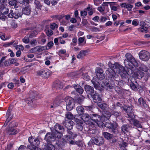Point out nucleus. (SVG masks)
I'll list each match as a JSON object with an SVG mask.
<instances>
[{"label":"nucleus","mask_w":150,"mask_h":150,"mask_svg":"<svg viewBox=\"0 0 150 150\" xmlns=\"http://www.w3.org/2000/svg\"><path fill=\"white\" fill-rule=\"evenodd\" d=\"M125 57L127 59L125 60L124 63L126 68L131 69L138 67V63L130 53H127Z\"/></svg>","instance_id":"nucleus-1"},{"label":"nucleus","mask_w":150,"mask_h":150,"mask_svg":"<svg viewBox=\"0 0 150 150\" xmlns=\"http://www.w3.org/2000/svg\"><path fill=\"white\" fill-rule=\"evenodd\" d=\"M89 125H97L99 127H103L104 124L101 120V117L99 115L95 113L91 115L90 122L88 123Z\"/></svg>","instance_id":"nucleus-2"},{"label":"nucleus","mask_w":150,"mask_h":150,"mask_svg":"<svg viewBox=\"0 0 150 150\" xmlns=\"http://www.w3.org/2000/svg\"><path fill=\"white\" fill-rule=\"evenodd\" d=\"M137 67H138L137 68L138 71L137 72V74L139 78L141 79L144 76L145 73L142 71L147 72L149 70L148 67L143 64H142L139 65L138 64V66Z\"/></svg>","instance_id":"nucleus-3"},{"label":"nucleus","mask_w":150,"mask_h":150,"mask_svg":"<svg viewBox=\"0 0 150 150\" xmlns=\"http://www.w3.org/2000/svg\"><path fill=\"white\" fill-rule=\"evenodd\" d=\"M110 67L106 71V73L108 76L116 81H119V77L115 73L114 68Z\"/></svg>","instance_id":"nucleus-4"},{"label":"nucleus","mask_w":150,"mask_h":150,"mask_svg":"<svg viewBox=\"0 0 150 150\" xmlns=\"http://www.w3.org/2000/svg\"><path fill=\"white\" fill-rule=\"evenodd\" d=\"M66 103V109L68 111L72 110L74 106V99L69 96H67L65 98Z\"/></svg>","instance_id":"nucleus-5"},{"label":"nucleus","mask_w":150,"mask_h":150,"mask_svg":"<svg viewBox=\"0 0 150 150\" xmlns=\"http://www.w3.org/2000/svg\"><path fill=\"white\" fill-rule=\"evenodd\" d=\"M113 68L115 67L117 69V71L122 76L125 77L127 74H128L124 67L119 64L113 65Z\"/></svg>","instance_id":"nucleus-6"},{"label":"nucleus","mask_w":150,"mask_h":150,"mask_svg":"<svg viewBox=\"0 0 150 150\" xmlns=\"http://www.w3.org/2000/svg\"><path fill=\"white\" fill-rule=\"evenodd\" d=\"M139 55L140 59L144 61H148L150 57L149 53L144 50L141 51L139 53Z\"/></svg>","instance_id":"nucleus-7"},{"label":"nucleus","mask_w":150,"mask_h":150,"mask_svg":"<svg viewBox=\"0 0 150 150\" xmlns=\"http://www.w3.org/2000/svg\"><path fill=\"white\" fill-rule=\"evenodd\" d=\"M104 125L105 127L110 129L111 132L115 134H117L118 133V131L114 124L111 123L106 122Z\"/></svg>","instance_id":"nucleus-8"},{"label":"nucleus","mask_w":150,"mask_h":150,"mask_svg":"<svg viewBox=\"0 0 150 150\" xmlns=\"http://www.w3.org/2000/svg\"><path fill=\"white\" fill-rule=\"evenodd\" d=\"M72 137L70 135H66L65 136V137L63 138L61 141H59L58 143L60 146H64L65 144L69 143L72 139Z\"/></svg>","instance_id":"nucleus-9"},{"label":"nucleus","mask_w":150,"mask_h":150,"mask_svg":"<svg viewBox=\"0 0 150 150\" xmlns=\"http://www.w3.org/2000/svg\"><path fill=\"white\" fill-rule=\"evenodd\" d=\"M124 110L127 113L126 117L130 119H132L134 117V115L133 112V110L132 106L127 107V108H124Z\"/></svg>","instance_id":"nucleus-10"},{"label":"nucleus","mask_w":150,"mask_h":150,"mask_svg":"<svg viewBox=\"0 0 150 150\" xmlns=\"http://www.w3.org/2000/svg\"><path fill=\"white\" fill-rule=\"evenodd\" d=\"M96 75L98 79L102 80L105 78V76L103 74V71L100 68L98 67L96 69Z\"/></svg>","instance_id":"nucleus-11"},{"label":"nucleus","mask_w":150,"mask_h":150,"mask_svg":"<svg viewBox=\"0 0 150 150\" xmlns=\"http://www.w3.org/2000/svg\"><path fill=\"white\" fill-rule=\"evenodd\" d=\"M94 102L97 103H100L102 101V99L100 95L96 91H95L91 96Z\"/></svg>","instance_id":"nucleus-12"},{"label":"nucleus","mask_w":150,"mask_h":150,"mask_svg":"<svg viewBox=\"0 0 150 150\" xmlns=\"http://www.w3.org/2000/svg\"><path fill=\"white\" fill-rule=\"evenodd\" d=\"M45 140L48 142H51L55 140V138L53 132L47 133L45 137Z\"/></svg>","instance_id":"nucleus-13"},{"label":"nucleus","mask_w":150,"mask_h":150,"mask_svg":"<svg viewBox=\"0 0 150 150\" xmlns=\"http://www.w3.org/2000/svg\"><path fill=\"white\" fill-rule=\"evenodd\" d=\"M28 141L30 144L34 147H35V146H38L40 144V142L39 139L37 138H33L32 137H29Z\"/></svg>","instance_id":"nucleus-14"},{"label":"nucleus","mask_w":150,"mask_h":150,"mask_svg":"<svg viewBox=\"0 0 150 150\" xmlns=\"http://www.w3.org/2000/svg\"><path fill=\"white\" fill-rule=\"evenodd\" d=\"M93 141L95 144L98 146H101L104 143L103 138L101 137H98L93 139Z\"/></svg>","instance_id":"nucleus-15"},{"label":"nucleus","mask_w":150,"mask_h":150,"mask_svg":"<svg viewBox=\"0 0 150 150\" xmlns=\"http://www.w3.org/2000/svg\"><path fill=\"white\" fill-rule=\"evenodd\" d=\"M37 74L44 78H47L49 75L50 73L47 69H42L38 71Z\"/></svg>","instance_id":"nucleus-16"},{"label":"nucleus","mask_w":150,"mask_h":150,"mask_svg":"<svg viewBox=\"0 0 150 150\" xmlns=\"http://www.w3.org/2000/svg\"><path fill=\"white\" fill-rule=\"evenodd\" d=\"M63 124L67 129H72L74 123L72 120H65L63 122Z\"/></svg>","instance_id":"nucleus-17"},{"label":"nucleus","mask_w":150,"mask_h":150,"mask_svg":"<svg viewBox=\"0 0 150 150\" xmlns=\"http://www.w3.org/2000/svg\"><path fill=\"white\" fill-rule=\"evenodd\" d=\"M121 133L126 134L129 132L130 127L129 125L124 124L121 127Z\"/></svg>","instance_id":"nucleus-18"},{"label":"nucleus","mask_w":150,"mask_h":150,"mask_svg":"<svg viewBox=\"0 0 150 150\" xmlns=\"http://www.w3.org/2000/svg\"><path fill=\"white\" fill-rule=\"evenodd\" d=\"M16 62V59L14 58H11L6 60L3 63V67H8L11 65V64L14 63Z\"/></svg>","instance_id":"nucleus-19"},{"label":"nucleus","mask_w":150,"mask_h":150,"mask_svg":"<svg viewBox=\"0 0 150 150\" xmlns=\"http://www.w3.org/2000/svg\"><path fill=\"white\" fill-rule=\"evenodd\" d=\"M85 91L88 94L91 95V96L95 92L93 88L89 85H86L84 87Z\"/></svg>","instance_id":"nucleus-20"},{"label":"nucleus","mask_w":150,"mask_h":150,"mask_svg":"<svg viewBox=\"0 0 150 150\" xmlns=\"http://www.w3.org/2000/svg\"><path fill=\"white\" fill-rule=\"evenodd\" d=\"M22 13L21 12H15L12 14H8V16L10 18H14L15 19H18L19 17H21Z\"/></svg>","instance_id":"nucleus-21"},{"label":"nucleus","mask_w":150,"mask_h":150,"mask_svg":"<svg viewBox=\"0 0 150 150\" xmlns=\"http://www.w3.org/2000/svg\"><path fill=\"white\" fill-rule=\"evenodd\" d=\"M31 12L29 4H26V6L22 10V12L23 14L28 15H29Z\"/></svg>","instance_id":"nucleus-22"},{"label":"nucleus","mask_w":150,"mask_h":150,"mask_svg":"<svg viewBox=\"0 0 150 150\" xmlns=\"http://www.w3.org/2000/svg\"><path fill=\"white\" fill-rule=\"evenodd\" d=\"M42 148L43 150H55V149L54 146L49 143L47 145H43Z\"/></svg>","instance_id":"nucleus-23"},{"label":"nucleus","mask_w":150,"mask_h":150,"mask_svg":"<svg viewBox=\"0 0 150 150\" xmlns=\"http://www.w3.org/2000/svg\"><path fill=\"white\" fill-rule=\"evenodd\" d=\"M138 104L140 106L145 108L148 107V105L146 103V100H144L143 98L141 97L138 99Z\"/></svg>","instance_id":"nucleus-24"},{"label":"nucleus","mask_w":150,"mask_h":150,"mask_svg":"<svg viewBox=\"0 0 150 150\" xmlns=\"http://www.w3.org/2000/svg\"><path fill=\"white\" fill-rule=\"evenodd\" d=\"M82 120L85 122H88V123L90 122L91 115L86 113H83L81 116Z\"/></svg>","instance_id":"nucleus-25"},{"label":"nucleus","mask_w":150,"mask_h":150,"mask_svg":"<svg viewBox=\"0 0 150 150\" xmlns=\"http://www.w3.org/2000/svg\"><path fill=\"white\" fill-rule=\"evenodd\" d=\"M132 120L133 122V125L137 127L142 128V126L141 124V122L140 121L133 118L132 119H130Z\"/></svg>","instance_id":"nucleus-26"},{"label":"nucleus","mask_w":150,"mask_h":150,"mask_svg":"<svg viewBox=\"0 0 150 150\" xmlns=\"http://www.w3.org/2000/svg\"><path fill=\"white\" fill-rule=\"evenodd\" d=\"M74 89L79 94H81L83 93V88L79 85H77L74 86Z\"/></svg>","instance_id":"nucleus-27"},{"label":"nucleus","mask_w":150,"mask_h":150,"mask_svg":"<svg viewBox=\"0 0 150 150\" xmlns=\"http://www.w3.org/2000/svg\"><path fill=\"white\" fill-rule=\"evenodd\" d=\"M102 134L104 137L108 140L111 139L113 137L112 134L107 132H103Z\"/></svg>","instance_id":"nucleus-28"},{"label":"nucleus","mask_w":150,"mask_h":150,"mask_svg":"<svg viewBox=\"0 0 150 150\" xmlns=\"http://www.w3.org/2000/svg\"><path fill=\"white\" fill-rule=\"evenodd\" d=\"M53 134L55 138V140L57 139H59V141H61L62 139L61 138L62 136V134L60 132H59L58 131H55L53 132Z\"/></svg>","instance_id":"nucleus-29"},{"label":"nucleus","mask_w":150,"mask_h":150,"mask_svg":"<svg viewBox=\"0 0 150 150\" xmlns=\"http://www.w3.org/2000/svg\"><path fill=\"white\" fill-rule=\"evenodd\" d=\"M8 4L11 6H14L15 8H17L18 1L16 0H8Z\"/></svg>","instance_id":"nucleus-30"},{"label":"nucleus","mask_w":150,"mask_h":150,"mask_svg":"<svg viewBox=\"0 0 150 150\" xmlns=\"http://www.w3.org/2000/svg\"><path fill=\"white\" fill-rule=\"evenodd\" d=\"M87 53V51L86 50L81 51L77 55V57L78 59L82 58L86 55Z\"/></svg>","instance_id":"nucleus-31"},{"label":"nucleus","mask_w":150,"mask_h":150,"mask_svg":"<svg viewBox=\"0 0 150 150\" xmlns=\"http://www.w3.org/2000/svg\"><path fill=\"white\" fill-rule=\"evenodd\" d=\"M116 92L119 95L123 96L124 94V91L118 87H116L115 88Z\"/></svg>","instance_id":"nucleus-32"},{"label":"nucleus","mask_w":150,"mask_h":150,"mask_svg":"<svg viewBox=\"0 0 150 150\" xmlns=\"http://www.w3.org/2000/svg\"><path fill=\"white\" fill-rule=\"evenodd\" d=\"M77 113L80 115H82L84 111L83 108L81 106H78L76 109Z\"/></svg>","instance_id":"nucleus-33"},{"label":"nucleus","mask_w":150,"mask_h":150,"mask_svg":"<svg viewBox=\"0 0 150 150\" xmlns=\"http://www.w3.org/2000/svg\"><path fill=\"white\" fill-rule=\"evenodd\" d=\"M8 131V133L9 134L14 135L17 134V131L16 129H13V128H10Z\"/></svg>","instance_id":"nucleus-34"},{"label":"nucleus","mask_w":150,"mask_h":150,"mask_svg":"<svg viewBox=\"0 0 150 150\" xmlns=\"http://www.w3.org/2000/svg\"><path fill=\"white\" fill-rule=\"evenodd\" d=\"M30 98L34 99L37 96V92L35 91H31L29 92Z\"/></svg>","instance_id":"nucleus-35"},{"label":"nucleus","mask_w":150,"mask_h":150,"mask_svg":"<svg viewBox=\"0 0 150 150\" xmlns=\"http://www.w3.org/2000/svg\"><path fill=\"white\" fill-rule=\"evenodd\" d=\"M65 117L69 119H73L74 117V115L70 112H67L65 114Z\"/></svg>","instance_id":"nucleus-36"},{"label":"nucleus","mask_w":150,"mask_h":150,"mask_svg":"<svg viewBox=\"0 0 150 150\" xmlns=\"http://www.w3.org/2000/svg\"><path fill=\"white\" fill-rule=\"evenodd\" d=\"M98 106L102 110H105L107 108L106 104L105 103H98Z\"/></svg>","instance_id":"nucleus-37"},{"label":"nucleus","mask_w":150,"mask_h":150,"mask_svg":"<svg viewBox=\"0 0 150 150\" xmlns=\"http://www.w3.org/2000/svg\"><path fill=\"white\" fill-rule=\"evenodd\" d=\"M55 131H58V129L60 130H63L64 128L63 127L60 125L59 124H57L54 126Z\"/></svg>","instance_id":"nucleus-38"},{"label":"nucleus","mask_w":150,"mask_h":150,"mask_svg":"<svg viewBox=\"0 0 150 150\" xmlns=\"http://www.w3.org/2000/svg\"><path fill=\"white\" fill-rule=\"evenodd\" d=\"M45 31L48 36H50L53 34V31L51 30L49 28H47L45 29Z\"/></svg>","instance_id":"nucleus-39"},{"label":"nucleus","mask_w":150,"mask_h":150,"mask_svg":"<svg viewBox=\"0 0 150 150\" xmlns=\"http://www.w3.org/2000/svg\"><path fill=\"white\" fill-rule=\"evenodd\" d=\"M117 3L115 2H112L110 3V7L112 10L116 11L117 8V7L113 6V5H116Z\"/></svg>","instance_id":"nucleus-40"},{"label":"nucleus","mask_w":150,"mask_h":150,"mask_svg":"<svg viewBox=\"0 0 150 150\" xmlns=\"http://www.w3.org/2000/svg\"><path fill=\"white\" fill-rule=\"evenodd\" d=\"M55 87L57 89H62L63 87V84L59 81H58L56 83Z\"/></svg>","instance_id":"nucleus-41"},{"label":"nucleus","mask_w":150,"mask_h":150,"mask_svg":"<svg viewBox=\"0 0 150 150\" xmlns=\"http://www.w3.org/2000/svg\"><path fill=\"white\" fill-rule=\"evenodd\" d=\"M6 117H11V118L13 117V115L12 113V110L9 108L8 110L7 111L6 114Z\"/></svg>","instance_id":"nucleus-42"},{"label":"nucleus","mask_w":150,"mask_h":150,"mask_svg":"<svg viewBox=\"0 0 150 150\" xmlns=\"http://www.w3.org/2000/svg\"><path fill=\"white\" fill-rule=\"evenodd\" d=\"M103 115L107 119H109L111 115V113L109 111H105L104 112Z\"/></svg>","instance_id":"nucleus-43"},{"label":"nucleus","mask_w":150,"mask_h":150,"mask_svg":"<svg viewBox=\"0 0 150 150\" xmlns=\"http://www.w3.org/2000/svg\"><path fill=\"white\" fill-rule=\"evenodd\" d=\"M71 129H67V132L68 134L73 138L76 137L77 136V135L76 134L73 133L71 131Z\"/></svg>","instance_id":"nucleus-44"},{"label":"nucleus","mask_w":150,"mask_h":150,"mask_svg":"<svg viewBox=\"0 0 150 150\" xmlns=\"http://www.w3.org/2000/svg\"><path fill=\"white\" fill-rule=\"evenodd\" d=\"M91 82L93 84L94 87L96 88H98V87L99 85L98 82L95 81L94 79H93L92 80H91Z\"/></svg>","instance_id":"nucleus-45"},{"label":"nucleus","mask_w":150,"mask_h":150,"mask_svg":"<svg viewBox=\"0 0 150 150\" xmlns=\"http://www.w3.org/2000/svg\"><path fill=\"white\" fill-rule=\"evenodd\" d=\"M17 123L15 121L11 122L9 125V127L10 128H13L17 126Z\"/></svg>","instance_id":"nucleus-46"},{"label":"nucleus","mask_w":150,"mask_h":150,"mask_svg":"<svg viewBox=\"0 0 150 150\" xmlns=\"http://www.w3.org/2000/svg\"><path fill=\"white\" fill-rule=\"evenodd\" d=\"M17 44V43H16L13 44V46L15 47V48L16 49H18V48L22 51H23L24 50V47L22 45L16 46V45Z\"/></svg>","instance_id":"nucleus-47"},{"label":"nucleus","mask_w":150,"mask_h":150,"mask_svg":"<svg viewBox=\"0 0 150 150\" xmlns=\"http://www.w3.org/2000/svg\"><path fill=\"white\" fill-rule=\"evenodd\" d=\"M58 27V25L54 23H52L50 25V28L54 30Z\"/></svg>","instance_id":"nucleus-48"},{"label":"nucleus","mask_w":150,"mask_h":150,"mask_svg":"<svg viewBox=\"0 0 150 150\" xmlns=\"http://www.w3.org/2000/svg\"><path fill=\"white\" fill-rule=\"evenodd\" d=\"M29 2V0H19V3L22 4H28Z\"/></svg>","instance_id":"nucleus-49"},{"label":"nucleus","mask_w":150,"mask_h":150,"mask_svg":"<svg viewBox=\"0 0 150 150\" xmlns=\"http://www.w3.org/2000/svg\"><path fill=\"white\" fill-rule=\"evenodd\" d=\"M84 97L82 96V97H79L77 98L76 101L78 103L80 104L83 102Z\"/></svg>","instance_id":"nucleus-50"},{"label":"nucleus","mask_w":150,"mask_h":150,"mask_svg":"<svg viewBox=\"0 0 150 150\" xmlns=\"http://www.w3.org/2000/svg\"><path fill=\"white\" fill-rule=\"evenodd\" d=\"M34 4L35 5L36 8H40L42 6L40 2L37 0H35L34 1Z\"/></svg>","instance_id":"nucleus-51"},{"label":"nucleus","mask_w":150,"mask_h":150,"mask_svg":"<svg viewBox=\"0 0 150 150\" xmlns=\"http://www.w3.org/2000/svg\"><path fill=\"white\" fill-rule=\"evenodd\" d=\"M37 34L36 31H32L29 34V38H32L33 37L35 36Z\"/></svg>","instance_id":"nucleus-52"},{"label":"nucleus","mask_w":150,"mask_h":150,"mask_svg":"<svg viewBox=\"0 0 150 150\" xmlns=\"http://www.w3.org/2000/svg\"><path fill=\"white\" fill-rule=\"evenodd\" d=\"M82 124H76V128L80 131H82L83 129V127L82 125Z\"/></svg>","instance_id":"nucleus-53"},{"label":"nucleus","mask_w":150,"mask_h":150,"mask_svg":"<svg viewBox=\"0 0 150 150\" xmlns=\"http://www.w3.org/2000/svg\"><path fill=\"white\" fill-rule=\"evenodd\" d=\"M41 10L40 8H35V9L32 11L34 13V15H37L38 13V12H40Z\"/></svg>","instance_id":"nucleus-54"},{"label":"nucleus","mask_w":150,"mask_h":150,"mask_svg":"<svg viewBox=\"0 0 150 150\" xmlns=\"http://www.w3.org/2000/svg\"><path fill=\"white\" fill-rule=\"evenodd\" d=\"M127 143H126V142H123L120 145V147L123 150H124L125 148V147H126L127 146Z\"/></svg>","instance_id":"nucleus-55"},{"label":"nucleus","mask_w":150,"mask_h":150,"mask_svg":"<svg viewBox=\"0 0 150 150\" xmlns=\"http://www.w3.org/2000/svg\"><path fill=\"white\" fill-rule=\"evenodd\" d=\"M47 49V48L45 47H37V51H42L44 50Z\"/></svg>","instance_id":"nucleus-56"},{"label":"nucleus","mask_w":150,"mask_h":150,"mask_svg":"<svg viewBox=\"0 0 150 150\" xmlns=\"http://www.w3.org/2000/svg\"><path fill=\"white\" fill-rule=\"evenodd\" d=\"M107 87H108L109 88L111 89L114 87V84H111L110 83L107 82L105 84Z\"/></svg>","instance_id":"nucleus-57"},{"label":"nucleus","mask_w":150,"mask_h":150,"mask_svg":"<svg viewBox=\"0 0 150 150\" xmlns=\"http://www.w3.org/2000/svg\"><path fill=\"white\" fill-rule=\"evenodd\" d=\"M85 37H84L79 38L78 39L79 44L80 45L81 44L83 43L84 41Z\"/></svg>","instance_id":"nucleus-58"},{"label":"nucleus","mask_w":150,"mask_h":150,"mask_svg":"<svg viewBox=\"0 0 150 150\" xmlns=\"http://www.w3.org/2000/svg\"><path fill=\"white\" fill-rule=\"evenodd\" d=\"M137 85H135L132 82L130 84V86L133 90H135L137 89Z\"/></svg>","instance_id":"nucleus-59"},{"label":"nucleus","mask_w":150,"mask_h":150,"mask_svg":"<svg viewBox=\"0 0 150 150\" xmlns=\"http://www.w3.org/2000/svg\"><path fill=\"white\" fill-rule=\"evenodd\" d=\"M2 12H3V13L4 14H7L8 13V9L7 8H6L4 7V9L3 10H1Z\"/></svg>","instance_id":"nucleus-60"},{"label":"nucleus","mask_w":150,"mask_h":150,"mask_svg":"<svg viewBox=\"0 0 150 150\" xmlns=\"http://www.w3.org/2000/svg\"><path fill=\"white\" fill-rule=\"evenodd\" d=\"M105 7H104L102 5L98 8V10L100 12H103L104 11L105 9Z\"/></svg>","instance_id":"nucleus-61"},{"label":"nucleus","mask_w":150,"mask_h":150,"mask_svg":"<svg viewBox=\"0 0 150 150\" xmlns=\"http://www.w3.org/2000/svg\"><path fill=\"white\" fill-rule=\"evenodd\" d=\"M113 114L116 117H120L121 116V113L120 112H118L117 111H114Z\"/></svg>","instance_id":"nucleus-62"},{"label":"nucleus","mask_w":150,"mask_h":150,"mask_svg":"<svg viewBox=\"0 0 150 150\" xmlns=\"http://www.w3.org/2000/svg\"><path fill=\"white\" fill-rule=\"evenodd\" d=\"M137 89L139 92H142L143 91L142 86L138 84L137 86Z\"/></svg>","instance_id":"nucleus-63"},{"label":"nucleus","mask_w":150,"mask_h":150,"mask_svg":"<svg viewBox=\"0 0 150 150\" xmlns=\"http://www.w3.org/2000/svg\"><path fill=\"white\" fill-rule=\"evenodd\" d=\"M133 7V6L130 4H127L126 8H127L128 11L131 10L132 8Z\"/></svg>","instance_id":"nucleus-64"}]
</instances>
